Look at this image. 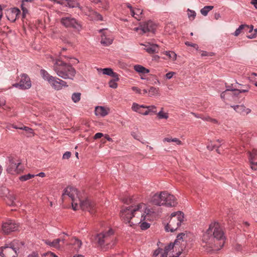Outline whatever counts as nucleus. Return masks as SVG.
<instances>
[{"label":"nucleus","instance_id":"1","mask_svg":"<svg viewBox=\"0 0 257 257\" xmlns=\"http://www.w3.org/2000/svg\"><path fill=\"white\" fill-rule=\"evenodd\" d=\"M124 203L131 205L123 206L120 212L121 220L131 226L140 225L142 230L149 228L150 224L146 221L150 220L155 212L152 209L148 208L147 205L144 203L135 204L132 198L127 197L122 199Z\"/></svg>","mask_w":257,"mask_h":257},{"label":"nucleus","instance_id":"2","mask_svg":"<svg viewBox=\"0 0 257 257\" xmlns=\"http://www.w3.org/2000/svg\"><path fill=\"white\" fill-rule=\"evenodd\" d=\"M225 239L224 232L220 224L216 222L210 224L202 237L203 241L215 250H219L224 245Z\"/></svg>","mask_w":257,"mask_h":257},{"label":"nucleus","instance_id":"3","mask_svg":"<svg viewBox=\"0 0 257 257\" xmlns=\"http://www.w3.org/2000/svg\"><path fill=\"white\" fill-rule=\"evenodd\" d=\"M53 70L59 77L64 79L73 80L76 74L75 69L71 65L59 59L54 63Z\"/></svg>","mask_w":257,"mask_h":257},{"label":"nucleus","instance_id":"4","mask_svg":"<svg viewBox=\"0 0 257 257\" xmlns=\"http://www.w3.org/2000/svg\"><path fill=\"white\" fill-rule=\"evenodd\" d=\"M96 240L101 247H107L112 246L115 243L114 231L112 228H109L97 234Z\"/></svg>","mask_w":257,"mask_h":257},{"label":"nucleus","instance_id":"5","mask_svg":"<svg viewBox=\"0 0 257 257\" xmlns=\"http://www.w3.org/2000/svg\"><path fill=\"white\" fill-rule=\"evenodd\" d=\"M8 159L6 168L8 174L17 176L24 172V167L22 165L21 160L12 156L8 157Z\"/></svg>","mask_w":257,"mask_h":257},{"label":"nucleus","instance_id":"6","mask_svg":"<svg viewBox=\"0 0 257 257\" xmlns=\"http://www.w3.org/2000/svg\"><path fill=\"white\" fill-rule=\"evenodd\" d=\"M184 219V214L181 211L173 212L170 216L169 222L165 226L166 231L174 232L181 225Z\"/></svg>","mask_w":257,"mask_h":257},{"label":"nucleus","instance_id":"7","mask_svg":"<svg viewBox=\"0 0 257 257\" xmlns=\"http://www.w3.org/2000/svg\"><path fill=\"white\" fill-rule=\"evenodd\" d=\"M62 199L63 201L69 199L71 201V204L73 210H77L78 202L80 198L77 189L72 186L66 187L63 191L62 195Z\"/></svg>","mask_w":257,"mask_h":257},{"label":"nucleus","instance_id":"8","mask_svg":"<svg viewBox=\"0 0 257 257\" xmlns=\"http://www.w3.org/2000/svg\"><path fill=\"white\" fill-rule=\"evenodd\" d=\"M77 204V210L80 208L82 210L89 212L90 214H94L96 212V205L89 199L86 198L83 200L80 199Z\"/></svg>","mask_w":257,"mask_h":257},{"label":"nucleus","instance_id":"9","mask_svg":"<svg viewBox=\"0 0 257 257\" xmlns=\"http://www.w3.org/2000/svg\"><path fill=\"white\" fill-rule=\"evenodd\" d=\"M19 82L13 85L15 87L19 88L22 90L28 89L31 88L32 83L30 78L29 76L25 73L22 74L18 77Z\"/></svg>","mask_w":257,"mask_h":257},{"label":"nucleus","instance_id":"10","mask_svg":"<svg viewBox=\"0 0 257 257\" xmlns=\"http://www.w3.org/2000/svg\"><path fill=\"white\" fill-rule=\"evenodd\" d=\"M61 23L66 28H72L75 29H79L81 28L80 25L76 19L71 17H65L61 19Z\"/></svg>","mask_w":257,"mask_h":257},{"label":"nucleus","instance_id":"11","mask_svg":"<svg viewBox=\"0 0 257 257\" xmlns=\"http://www.w3.org/2000/svg\"><path fill=\"white\" fill-rule=\"evenodd\" d=\"M19 225L12 220H8L4 222L2 225V230L4 233L9 234L11 232L18 230Z\"/></svg>","mask_w":257,"mask_h":257},{"label":"nucleus","instance_id":"12","mask_svg":"<svg viewBox=\"0 0 257 257\" xmlns=\"http://www.w3.org/2000/svg\"><path fill=\"white\" fill-rule=\"evenodd\" d=\"M49 84L56 90H60L63 87H67L68 86L66 81L54 76L49 82Z\"/></svg>","mask_w":257,"mask_h":257},{"label":"nucleus","instance_id":"13","mask_svg":"<svg viewBox=\"0 0 257 257\" xmlns=\"http://www.w3.org/2000/svg\"><path fill=\"white\" fill-rule=\"evenodd\" d=\"M0 254L2 257H17V252L9 244L0 247Z\"/></svg>","mask_w":257,"mask_h":257},{"label":"nucleus","instance_id":"14","mask_svg":"<svg viewBox=\"0 0 257 257\" xmlns=\"http://www.w3.org/2000/svg\"><path fill=\"white\" fill-rule=\"evenodd\" d=\"M166 191H163L160 193H157L155 194L151 199V202L153 204L156 205H164V203H165V200L166 199Z\"/></svg>","mask_w":257,"mask_h":257},{"label":"nucleus","instance_id":"15","mask_svg":"<svg viewBox=\"0 0 257 257\" xmlns=\"http://www.w3.org/2000/svg\"><path fill=\"white\" fill-rule=\"evenodd\" d=\"M247 154L251 169L257 170V150L253 149L251 152H248Z\"/></svg>","mask_w":257,"mask_h":257},{"label":"nucleus","instance_id":"16","mask_svg":"<svg viewBox=\"0 0 257 257\" xmlns=\"http://www.w3.org/2000/svg\"><path fill=\"white\" fill-rule=\"evenodd\" d=\"M156 25L151 21L144 23L141 25V34H144L148 32H154L156 29Z\"/></svg>","mask_w":257,"mask_h":257},{"label":"nucleus","instance_id":"17","mask_svg":"<svg viewBox=\"0 0 257 257\" xmlns=\"http://www.w3.org/2000/svg\"><path fill=\"white\" fill-rule=\"evenodd\" d=\"M165 199L164 205L167 207H175L178 204L177 200L175 196L167 192H166Z\"/></svg>","mask_w":257,"mask_h":257},{"label":"nucleus","instance_id":"18","mask_svg":"<svg viewBox=\"0 0 257 257\" xmlns=\"http://www.w3.org/2000/svg\"><path fill=\"white\" fill-rule=\"evenodd\" d=\"M64 238H57L53 241L49 240H45V243L50 246L55 247L57 249H60L61 246V242L63 244L64 243Z\"/></svg>","mask_w":257,"mask_h":257},{"label":"nucleus","instance_id":"19","mask_svg":"<svg viewBox=\"0 0 257 257\" xmlns=\"http://www.w3.org/2000/svg\"><path fill=\"white\" fill-rule=\"evenodd\" d=\"M234 110L237 113L241 115H246L251 112V109L246 108L244 105H236L231 106Z\"/></svg>","mask_w":257,"mask_h":257},{"label":"nucleus","instance_id":"20","mask_svg":"<svg viewBox=\"0 0 257 257\" xmlns=\"http://www.w3.org/2000/svg\"><path fill=\"white\" fill-rule=\"evenodd\" d=\"M109 111L110 109L108 107L102 106H96L95 108V114L97 116L104 117L109 113Z\"/></svg>","mask_w":257,"mask_h":257},{"label":"nucleus","instance_id":"21","mask_svg":"<svg viewBox=\"0 0 257 257\" xmlns=\"http://www.w3.org/2000/svg\"><path fill=\"white\" fill-rule=\"evenodd\" d=\"M233 89H227L221 93L220 97L225 102L231 100V98L235 95L234 93L232 92V91H233Z\"/></svg>","mask_w":257,"mask_h":257},{"label":"nucleus","instance_id":"22","mask_svg":"<svg viewBox=\"0 0 257 257\" xmlns=\"http://www.w3.org/2000/svg\"><path fill=\"white\" fill-rule=\"evenodd\" d=\"M20 12V10L16 8L8 11L7 14L8 19L12 22H14L18 18V16L19 15Z\"/></svg>","mask_w":257,"mask_h":257},{"label":"nucleus","instance_id":"23","mask_svg":"<svg viewBox=\"0 0 257 257\" xmlns=\"http://www.w3.org/2000/svg\"><path fill=\"white\" fill-rule=\"evenodd\" d=\"M145 111L140 112L143 115H153L157 113V107L155 105H146Z\"/></svg>","mask_w":257,"mask_h":257},{"label":"nucleus","instance_id":"24","mask_svg":"<svg viewBox=\"0 0 257 257\" xmlns=\"http://www.w3.org/2000/svg\"><path fill=\"white\" fill-rule=\"evenodd\" d=\"M160 88L151 86L148 89V96L149 97H157L160 96Z\"/></svg>","mask_w":257,"mask_h":257},{"label":"nucleus","instance_id":"25","mask_svg":"<svg viewBox=\"0 0 257 257\" xmlns=\"http://www.w3.org/2000/svg\"><path fill=\"white\" fill-rule=\"evenodd\" d=\"M146 105H140L137 103L134 102L132 104V109L133 111L141 114L140 112L145 111Z\"/></svg>","mask_w":257,"mask_h":257},{"label":"nucleus","instance_id":"26","mask_svg":"<svg viewBox=\"0 0 257 257\" xmlns=\"http://www.w3.org/2000/svg\"><path fill=\"white\" fill-rule=\"evenodd\" d=\"M32 0H22L21 8L23 11V18H24L28 13V2H31Z\"/></svg>","mask_w":257,"mask_h":257},{"label":"nucleus","instance_id":"27","mask_svg":"<svg viewBox=\"0 0 257 257\" xmlns=\"http://www.w3.org/2000/svg\"><path fill=\"white\" fill-rule=\"evenodd\" d=\"M162 54L165 55L167 57V58H163L165 60L169 59L174 61L177 59V54L174 51H166L162 52Z\"/></svg>","mask_w":257,"mask_h":257},{"label":"nucleus","instance_id":"28","mask_svg":"<svg viewBox=\"0 0 257 257\" xmlns=\"http://www.w3.org/2000/svg\"><path fill=\"white\" fill-rule=\"evenodd\" d=\"M9 245L17 252V250L24 245V243L18 240H14Z\"/></svg>","mask_w":257,"mask_h":257},{"label":"nucleus","instance_id":"29","mask_svg":"<svg viewBox=\"0 0 257 257\" xmlns=\"http://www.w3.org/2000/svg\"><path fill=\"white\" fill-rule=\"evenodd\" d=\"M40 74L43 79L44 80L47 81L49 83L52 80V78L54 77L51 75L47 71L44 69H41L40 70Z\"/></svg>","mask_w":257,"mask_h":257},{"label":"nucleus","instance_id":"30","mask_svg":"<svg viewBox=\"0 0 257 257\" xmlns=\"http://www.w3.org/2000/svg\"><path fill=\"white\" fill-rule=\"evenodd\" d=\"M112 42V39L108 37L105 34L103 33L101 36V43L105 46L110 45Z\"/></svg>","mask_w":257,"mask_h":257},{"label":"nucleus","instance_id":"31","mask_svg":"<svg viewBox=\"0 0 257 257\" xmlns=\"http://www.w3.org/2000/svg\"><path fill=\"white\" fill-rule=\"evenodd\" d=\"M71 244L74 246L75 249L78 250L80 248L82 242L77 238L73 237L71 240Z\"/></svg>","mask_w":257,"mask_h":257},{"label":"nucleus","instance_id":"32","mask_svg":"<svg viewBox=\"0 0 257 257\" xmlns=\"http://www.w3.org/2000/svg\"><path fill=\"white\" fill-rule=\"evenodd\" d=\"M131 13V15L138 20H140L142 18L143 14V10L140 9H135V10Z\"/></svg>","mask_w":257,"mask_h":257},{"label":"nucleus","instance_id":"33","mask_svg":"<svg viewBox=\"0 0 257 257\" xmlns=\"http://www.w3.org/2000/svg\"><path fill=\"white\" fill-rule=\"evenodd\" d=\"M134 69L136 71L143 74L148 73L150 71L141 65H136L134 66Z\"/></svg>","mask_w":257,"mask_h":257},{"label":"nucleus","instance_id":"34","mask_svg":"<svg viewBox=\"0 0 257 257\" xmlns=\"http://www.w3.org/2000/svg\"><path fill=\"white\" fill-rule=\"evenodd\" d=\"M144 46L145 47L144 48V50H145L149 54L155 53L156 51L157 48H158V46L157 45H144Z\"/></svg>","mask_w":257,"mask_h":257},{"label":"nucleus","instance_id":"35","mask_svg":"<svg viewBox=\"0 0 257 257\" xmlns=\"http://www.w3.org/2000/svg\"><path fill=\"white\" fill-rule=\"evenodd\" d=\"M100 70L102 71L103 74L111 76L112 77H116L117 76V74L113 72L112 69L111 68H107L101 69Z\"/></svg>","mask_w":257,"mask_h":257},{"label":"nucleus","instance_id":"36","mask_svg":"<svg viewBox=\"0 0 257 257\" xmlns=\"http://www.w3.org/2000/svg\"><path fill=\"white\" fill-rule=\"evenodd\" d=\"M163 142H174L175 143L178 145H181L182 144V142L177 138H165L163 139Z\"/></svg>","mask_w":257,"mask_h":257},{"label":"nucleus","instance_id":"37","mask_svg":"<svg viewBox=\"0 0 257 257\" xmlns=\"http://www.w3.org/2000/svg\"><path fill=\"white\" fill-rule=\"evenodd\" d=\"M213 9V6H205L203 8L201 9L200 13L202 15L206 16L207 15L208 12L212 10Z\"/></svg>","mask_w":257,"mask_h":257},{"label":"nucleus","instance_id":"38","mask_svg":"<svg viewBox=\"0 0 257 257\" xmlns=\"http://www.w3.org/2000/svg\"><path fill=\"white\" fill-rule=\"evenodd\" d=\"M7 203L9 205H14L15 200L16 199L15 196L14 194H9L7 197Z\"/></svg>","mask_w":257,"mask_h":257},{"label":"nucleus","instance_id":"39","mask_svg":"<svg viewBox=\"0 0 257 257\" xmlns=\"http://www.w3.org/2000/svg\"><path fill=\"white\" fill-rule=\"evenodd\" d=\"M81 95V94L79 92L73 93L71 96L72 101L74 103H77V102H79L80 100Z\"/></svg>","mask_w":257,"mask_h":257},{"label":"nucleus","instance_id":"40","mask_svg":"<svg viewBox=\"0 0 257 257\" xmlns=\"http://www.w3.org/2000/svg\"><path fill=\"white\" fill-rule=\"evenodd\" d=\"M163 108H161V110L158 113H157V116L159 119H167L169 117V115L168 113L164 112L163 111Z\"/></svg>","mask_w":257,"mask_h":257},{"label":"nucleus","instance_id":"41","mask_svg":"<svg viewBox=\"0 0 257 257\" xmlns=\"http://www.w3.org/2000/svg\"><path fill=\"white\" fill-rule=\"evenodd\" d=\"M34 175L28 174L27 175L21 176V177H20L19 179L21 181H26L34 177Z\"/></svg>","mask_w":257,"mask_h":257},{"label":"nucleus","instance_id":"42","mask_svg":"<svg viewBox=\"0 0 257 257\" xmlns=\"http://www.w3.org/2000/svg\"><path fill=\"white\" fill-rule=\"evenodd\" d=\"M116 77V79L114 80H111L109 81L108 84L109 86L112 88H116L117 87V83L116 81L118 80V78L117 76Z\"/></svg>","mask_w":257,"mask_h":257},{"label":"nucleus","instance_id":"43","mask_svg":"<svg viewBox=\"0 0 257 257\" xmlns=\"http://www.w3.org/2000/svg\"><path fill=\"white\" fill-rule=\"evenodd\" d=\"M66 2H67V5L68 7L70 8H80L79 4L75 1L68 0Z\"/></svg>","mask_w":257,"mask_h":257},{"label":"nucleus","instance_id":"44","mask_svg":"<svg viewBox=\"0 0 257 257\" xmlns=\"http://www.w3.org/2000/svg\"><path fill=\"white\" fill-rule=\"evenodd\" d=\"M165 29L167 32L171 33L173 32L175 27L172 23H169L166 26Z\"/></svg>","mask_w":257,"mask_h":257},{"label":"nucleus","instance_id":"45","mask_svg":"<svg viewBox=\"0 0 257 257\" xmlns=\"http://www.w3.org/2000/svg\"><path fill=\"white\" fill-rule=\"evenodd\" d=\"M187 12L189 19L191 20H193L195 19L196 15L195 12L194 11L188 9Z\"/></svg>","mask_w":257,"mask_h":257},{"label":"nucleus","instance_id":"46","mask_svg":"<svg viewBox=\"0 0 257 257\" xmlns=\"http://www.w3.org/2000/svg\"><path fill=\"white\" fill-rule=\"evenodd\" d=\"M180 254V252L177 253V255H174L173 253V251L164 252L162 255L161 257H178Z\"/></svg>","mask_w":257,"mask_h":257},{"label":"nucleus","instance_id":"47","mask_svg":"<svg viewBox=\"0 0 257 257\" xmlns=\"http://www.w3.org/2000/svg\"><path fill=\"white\" fill-rule=\"evenodd\" d=\"M245 27H247V26L245 25H241L239 26V27L234 32V35L235 36H238Z\"/></svg>","mask_w":257,"mask_h":257},{"label":"nucleus","instance_id":"48","mask_svg":"<svg viewBox=\"0 0 257 257\" xmlns=\"http://www.w3.org/2000/svg\"><path fill=\"white\" fill-rule=\"evenodd\" d=\"M176 244H174V243H170L169 245H168L167 246H166L165 247V251L164 252H170V251H173L172 250L174 248V247L175 246Z\"/></svg>","mask_w":257,"mask_h":257},{"label":"nucleus","instance_id":"49","mask_svg":"<svg viewBox=\"0 0 257 257\" xmlns=\"http://www.w3.org/2000/svg\"><path fill=\"white\" fill-rule=\"evenodd\" d=\"M185 234L184 233H181L180 234H179L177 236V238L175 240V242H174V244H177V242L181 240H182L184 238V237L185 236Z\"/></svg>","mask_w":257,"mask_h":257},{"label":"nucleus","instance_id":"50","mask_svg":"<svg viewBox=\"0 0 257 257\" xmlns=\"http://www.w3.org/2000/svg\"><path fill=\"white\" fill-rule=\"evenodd\" d=\"M233 91L234 92V94L235 95H237L238 94L241 93L247 92L248 91V89H234Z\"/></svg>","mask_w":257,"mask_h":257},{"label":"nucleus","instance_id":"51","mask_svg":"<svg viewBox=\"0 0 257 257\" xmlns=\"http://www.w3.org/2000/svg\"><path fill=\"white\" fill-rule=\"evenodd\" d=\"M71 152H66L63 155V159H68L71 157Z\"/></svg>","mask_w":257,"mask_h":257},{"label":"nucleus","instance_id":"52","mask_svg":"<svg viewBox=\"0 0 257 257\" xmlns=\"http://www.w3.org/2000/svg\"><path fill=\"white\" fill-rule=\"evenodd\" d=\"M19 129L25 130V131L28 132H29L30 133H31V134L33 133V130L31 128H30V127H27V126L22 127L21 128H19Z\"/></svg>","mask_w":257,"mask_h":257},{"label":"nucleus","instance_id":"53","mask_svg":"<svg viewBox=\"0 0 257 257\" xmlns=\"http://www.w3.org/2000/svg\"><path fill=\"white\" fill-rule=\"evenodd\" d=\"M175 74V73L174 72H169L166 74L165 76L167 79H170L173 77Z\"/></svg>","mask_w":257,"mask_h":257},{"label":"nucleus","instance_id":"54","mask_svg":"<svg viewBox=\"0 0 257 257\" xmlns=\"http://www.w3.org/2000/svg\"><path fill=\"white\" fill-rule=\"evenodd\" d=\"M43 257H58L55 254L52 252H48L44 254Z\"/></svg>","mask_w":257,"mask_h":257},{"label":"nucleus","instance_id":"55","mask_svg":"<svg viewBox=\"0 0 257 257\" xmlns=\"http://www.w3.org/2000/svg\"><path fill=\"white\" fill-rule=\"evenodd\" d=\"M103 136V134L101 133H97L96 134H95L93 139L95 140L101 138Z\"/></svg>","mask_w":257,"mask_h":257},{"label":"nucleus","instance_id":"56","mask_svg":"<svg viewBox=\"0 0 257 257\" xmlns=\"http://www.w3.org/2000/svg\"><path fill=\"white\" fill-rule=\"evenodd\" d=\"M185 44L187 46L193 47L195 48H198V45L197 44H196L191 43H190L189 42H186L185 43Z\"/></svg>","mask_w":257,"mask_h":257},{"label":"nucleus","instance_id":"57","mask_svg":"<svg viewBox=\"0 0 257 257\" xmlns=\"http://www.w3.org/2000/svg\"><path fill=\"white\" fill-rule=\"evenodd\" d=\"M212 53H208V52H207L206 51H202L201 52V56L203 57V56H212V55L211 54Z\"/></svg>","mask_w":257,"mask_h":257},{"label":"nucleus","instance_id":"58","mask_svg":"<svg viewBox=\"0 0 257 257\" xmlns=\"http://www.w3.org/2000/svg\"><path fill=\"white\" fill-rule=\"evenodd\" d=\"M132 89L134 91L136 92L137 93H139V94H141L142 93L141 90L140 88H139L138 87L134 86V87H133L132 88Z\"/></svg>","mask_w":257,"mask_h":257},{"label":"nucleus","instance_id":"59","mask_svg":"<svg viewBox=\"0 0 257 257\" xmlns=\"http://www.w3.org/2000/svg\"><path fill=\"white\" fill-rule=\"evenodd\" d=\"M216 147L215 145H213L212 144H209L207 146V148L209 151H212Z\"/></svg>","mask_w":257,"mask_h":257},{"label":"nucleus","instance_id":"60","mask_svg":"<svg viewBox=\"0 0 257 257\" xmlns=\"http://www.w3.org/2000/svg\"><path fill=\"white\" fill-rule=\"evenodd\" d=\"M201 119L206 121H216L215 119H212L209 116L200 117Z\"/></svg>","mask_w":257,"mask_h":257},{"label":"nucleus","instance_id":"61","mask_svg":"<svg viewBox=\"0 0 257 257\" xmlns=\"http://www.w3.org/2000/svg\"><path fill=\"white\" fill-rule=\"evenodd\" d=\"M125 5L128 9H130L131 13L133 12V11L135 10V9L131 6L130 4L126 3Z\"/></svg>","mask_w":257,"mask_h":257},{"label":"nucleus","instance_id":"62","mask_svg":"<svg viewBox=\"0 0 257 257\" xmlns=\"http://www.w3.org/2000/svg\"><path fill=\"white\" fill-rule=\"evenodd\" d=\"M52 1H54V2H56L58 4H63L64 2H66V1H67L68 0H52Z\"/></svg>","mask_w":257,"mask_h":257},{"label":"nucleus","instance_id":"63","mask_svg":"<svg viewBox=\"0 0 257 257\" xmlns=\"http://www.w3.org/2000/svg\"><path fill=\"white\" fill-rule=\"evenodd\" d=\"M214 19L216 20L219 19L221 18V15L218 13H216L214 15Z\"/></svg>","mask_w":257,"mask_h":257},{"label":"nucleus","instance_id":"64","mask_svg":"<svg viewBox=\"0 0 257 257\" xmlns=\"http://www.w3.org/2000/svg\"><path fill=\"white\" fill-rule=\"evenodd\" d=\"M27 257H38V253L34 252L31 254H29Z\"/></svg>","mask_w":257,"mask_h":257}]
</instances>
